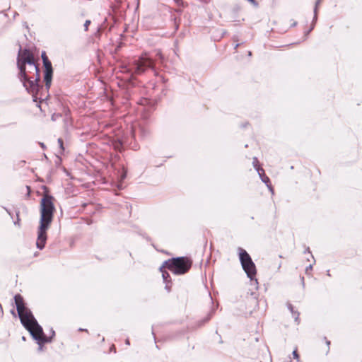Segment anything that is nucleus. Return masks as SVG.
Wrapping results in <instances>:
<instances>
[{
	"mask_svg": "<svg viewBox=\"0 0 362 362\" xmlns=\"http://www.w3.org/2000/svg\"><path fill=\"white\" fill-rule=\"evenodd\" d=\"M214 313V308H212L211 310L209 312V313L208 314L207 317H205L200 323V325H202L204 323H205L206 322L209 321L210 320V318L211 317V316L213 315Z\"/></svg>",
	"mask_w": 362,
	"mask_h": 362,
	"instance_id": "ddd939ff",
	"label": "nucleus"
},
{
	"mask_svg": "<svg viewBox=\"0 0 362 362\" xmlns=\"http://www.w3.org/2000/svg\"><path fill=\"white\" fill-rule=\"evenodd\" d=\"M53 197L45 195L40 203V221L37 230V238L36 247L39 250H42L46 244L47 236V230L52 221L54 206L52 202Z\"/></svg>",
	"mask_w": 362,
	"mask_h": 362,
	"instance_id": "f257e3e1",
	"label": "nucleus"
},
{
	"mask_svg": "<svg viewBox=\"0 0 362 362\" xmlns=\"http://www.w3.org/2000/svg\"><path fill=\"white\" fill-rule=\"evenodd\" d=\"M21 322L23 327L30 332L32 337L37 341L38 345L49 343L55 335V332L51 329L52 335L47 337L42 327L38 324L30 310L28 308L18 313Z\"/></svg>",
	"mask_w": 362,
	"mask_h": 362,
	"instance_id": "f03ea898",
	"label": "nucleus"
},
{
	"mask_svg": "<svg viewBox=\"0 0 362 362\" xmlns=\"http://www.w3.org/2000/svg\"><path fill=\"white\" fill-rule=\"evenodd\" d=\"M14 300L18 313L27 308L25 305L23 298L21 295H16L14 296Z\"/></svg>",
	"mask_w": 362,
	"mask_h": 362,
	"instance_id": "9d476101",
	"label": "nucleus"
},
{
	"mask_svg": "<svg viewBox=\"0 0 362 362\" xmlns=\"http://www.w3.org/2000/svg\"><path fill=\"white\" fill-rule=\"evenodd\" d=\"M43 344H41V346H40V345H39V350H42V345H43Z\"/></svg>",
	"mask_w": 362,
	"mask_h": 362,
	"instance_id": "58836bf2",
	"label": "nucleus"
},
{
	"mask_svg": "<svg viewBox=\"0 0 362 362\" xmlns=\"http://www.w3.org/2000/svg\"><path fill=\"white\" fill-rule=\"evenodd\" d=\"M304 252H305V253H307V252H308V253L310 254V257L314 259V257H313V255L311 254L310 250V248H309L308 247H307L305 248V250Z\"/></svg>",
	"mask_w": 362,
	"mask_h": 362,
	"instance_id": "4be33fe9",
	"label": "nucleus"
},
{
	"mask_svg": "<svg viewBox=\"0 0 362 362\" xmlns=\"http://www.w3.org/2000/svg\"><path fill=\"white\" fill-rule=\"evenodd\" d=\"M19 214H20V211H16V218H16V221H15L13 222V223H14V225H15V226H17L18 227H19V228H20V227H21V223H20V221H21V220H20V218H19Z\"/></svg>",
	"mask_w": 362,
	"mask_h": 362,
	"instance_id": "2eb2a0df",
	"label": "nucleus"
},
{
	"mask_svg": "<svg viewBox=\"0 0 362 362\" xmlns=\"http://www.w3.org/2000/svg\"><path fill=\"white\" fill-rule=\"evenodd\" d=\"M4 210L7 212V214L11 217L13 218V215H12V213L11 212V211L9 209H8L6 207H4Z\"/></svg>",
	"mask_w": 362,
	"mask_h": 362,
	"instance_id": "a878e982",
	"label": "nucleus"
},
{
	"mask_svg": "<svg viewBox=\"0 0 362 362\" xmlns=\"http://www.w3.org/2000/svg\"><path fill=\"white\" fill-rule=\"evenodd\" d=\"M292 354H293V358L295 359H296L297 361L299 360V355H298V354L297 352V349L293 350Z\"/></svg>",
	"mask_w": 362,
	"mask_h": 362,
	"instance_id": "aec40b11",
	"label": "nucleus"
},
{
	"mask_svg": "<svg viewBox=\"0 0 362 362\" xmlns=\"http://www.w3.org/2000/svg\"><path fill=\"white\" fill-rule=\"evenodd\" d=\"M125 344H126L127 345H129V344H130V342H129V339H126V341H125Z\"/></svg>",
	"mask_w": 362,
	"mask_h": 362,
	"instance_id": "72a5a7b5",
	"label": "nucleus"
},
{
	"mask_svg": "<svg viewBox=\"0 0 362 362\" xmlns=\"http://www.w3.org/2000/svg\"><path fill=\"white\" fill-rule=\"evenodd\" d=\"M258 163H259V161H258L257 158V157H254V158H253L252 164H253V166H254V168H255V169L256 170H257V169H258V168H262L261 167H259V166L258 165Z\"/></svg>",
	"mask_w": 362,
	"mask_h": 362,
	"instance_id": "dca6fc26",
	"label": "nucleus"
},
{
	"mask_svg": "<svg viewBox=\"0 0 362 362\" xmlns=\"http://www.w3.org/2000/svg\"><path fill=\"white\" fill-rule=\"evenodd\" d=\"M163 268L164 267H162V266L160 268V270L162 272V277L163 279V281L165 283L170 282L171 281L170 276V274H169V273L168 272H166L165 270L163 269Z\"/></svg>",
	"mask_w": 362,
	"mask_h": 362,
	"instance_id": "f8f14e48",
	"label": "nucleus"
},
{
	"mask_svg": "<svg viewBox=\"0 0 362 362\" xmlns=\"http://www.w3.org/2000/svg\"><path fill=\"white\" fill-rule=\"evenodd\" d=\"M252 54L251 52H248V55L250 56Z\"/></svg>",
	"mask_w": 362,
	"mask_h": 362,
	"instance_id": "c03bdc74",
	"label": "nucleus"
},
{
	"mask_svg": "<svg viewBox=\"0 0 362 362\" xmlns=\"http://www.w3.org/2000/svg\"><path fill=\"white\" fill-rule=\"evenodd\" d=\"M192 261L187 257H173L165 261L162 267L168 268L176 275H181L187 273L191 268Z\"/></svg>",
	"mask_w": 362,
	"mask_h": 362,
	"instance_id": "39448f33",
	"label": "nucleus"
},
{
	"mask_svg": "<svg viewBox=\"0 0 362 362\" xmlns=\"http://www.w3.org/2000/svg\"><path fill=\"white\" fill-rule=\"evenodd\" d=\"M112 144L113 148L117 151H122L123 149V141L119 139L113 140Z\"/></svg>",
	"mask_w": 362,
	"mask_h": 362,
	"instance_id": "9b49d317",
	"label": "nucleus"
},
{
	"mask_svg": "<svg viewBox=\"0 0 362 362\" xmlns=\"http://www.w3.org/2000/svg\"><path fill=\"white\" fill-rule=\"evenodd\" d=\"M33 60H35V58L30 49L25 48L22 50L21 47H20L17 58V66L19 69L18 78L19 80H25V65L33 64Z\"/></svg>",
	"mask_w": 362,
	"mask_h": 362,
	"instance_id": "0eeeda50",
	"label": "nucleus"
},
{
	"mask_svg": "<svg viewBox=\"0 0 362 362\" xmlns=\"http://www.w3.org/2000/svg\"><path fill=\"white\" fill-rule=\"evenodd\" d=\"M310 32H311V31H310V30H308V31H306V32L305 33V36H308V34H309Z\"/></svg>",
	"mask_w": 362,
	"mask_h": 362,
	"instance_id": "f704fd0d",
	"label": "nucleus"
},
{
	"mask_svg": "<svg viewBox=\"0 0 362 362\" xmlns=\"http://www.w3.org/2000/svg\"><path fill=\"white\" fill-rule=\"evenodd\" d=\"M57 141H58V144L59 145L61 151H63L64 150V142H63L62 139H61V138L58 139Z\"/></svg>",
	"mask_w": 362,
	"mask_h": 362,
	"instance_id": "f3484780",
	"label": "nucleus"
},
{
	"mask_svg": "<svg viewBox=\"0 0 362 362\" xmlns=\"http://www.w3.org/2000/svg\"><path fill=\"white\" fill-rule=\"evenodd\" d=\"M113 349H115V346L114 345L111 347V350H113Z\"/></svg>",
	"mask_w": 362,
	"mask_h": 362,
	"instance_id": "37998d69",
	"label": "nucleus"
},
{
	"mask_svg": "<svg viewBox=\"0 0 362 362\" xmlns=\"http://www.w3.org/2000/svg\"><path fill=\"white\" fill-rule=\"evenodd\" d=\"M40 146L42 148H45V145L44 143H40Z\"/></svg>",
	"mask_w": 362,
	"mask_h": 362,
	"instance_id": "473e14b6",
	"label": "nucleus"
},
{
	"mask_svg": "<svg viewBox=\"0 0 362 362\" xmlns=\"http://www.w3.org/2000/svg\"><path fill=\"white\" fill-rule=\"evenodd\" d=\"M292 315H293V317L294 318L295 322L297 324H299V322H300V321H299V315H300L299 312L295 310L294 312L292 313Z\"/></svg>",
	"mask_w": 362,
	"mask_h": 362,
	"instance_id": "4468645a",
	"label": "nucleus"
},
{
	"mask_svg": "<svg viewBox=\"0 0 362 362\" xmlns=\"http://www.w3.org/2000/svg\"><path fill=\"white\" fill-rule=\"evenodd\" d=\"M326 344H327V345L329 346V344H330V341H328V340H326Z\"/></svg>",
	"mask_w": 362,
	"mask_h": 362,
	"instance_id": "c9c22d12",
	"label": "nucleus"
},
{
	"mask_svg": "<svg viewBox=\"0 0 362 362\" xmlns=\"http://www.w3.org/2000/svg\"><path fill=\"white\" fill-rule=\"evenodd\" d=\"M287 308L291 311V313L295 311L293 309V306L291 303L287 304Z\"/></svg>",
	"mask_w": 362,
	"mask_h": 362,
	"instance_id": "412c9836",
	"label": "nucleus"
},
{
	"mask_svg": "<svg viewBox=\"0 0 362 362\" xmlns=\"http://www.w3.org/2000/svg\"><path fill=\"white\" fill-rule=\"evenodd\" d=\"M22 339H23V341H25V337H22Z\"/></svg>",
	"mask_w": 362,
	"mask_h": 362,
	"instance_id": "a18cd8bd",
	"label": "nucleus"
},
{
	"mask_svg": "<svg viewBox=\"0 0 362 362\" xmlns=\"http://www.w3.org/2000/svg\"><path fill=\"white\" fill-rule=\"evenodd\" d=\"M152 334L153 335L154 340H156V336H155V334L153 332V330L152 331Z\"/></svg>",
	"mask_w": 362,
	"mask_h": 362,
	"instance_id": "ea45409f",
	"label": "nucleus"
},
{
	"mask_svg": "<svg viewBox=\"0 0 362 362\" xmlns=\"http://www.w3.org/2000/svg\"><path fill=\"white\" fill-rule=\"evenodd\" d=\"M42 59L43 62L44 70V81L45 83V89L47 91L49 89L52 83L53 76V68L51 62L46 55L45 52L42 53Z\"/></svg>",
	"mask_w": 362,
	"mask_h": 362,
	"instance_id": "6e6552de",
	"label": "nucleus"
},
{
	"mask_svg": "<svg viewBox=\"0 0 362 362\" xmlns=\"http://www.w3.org/2000/svg\"><path fill=\"white\" fill-rule=\"evenodd\" d=\"M298 361V362H301V361H300V360H298V361Z\"/></svg>",
	"mask_w": 362,
	"mask_h": 362,
	"instance_id": "49530a36",
	"label": "nucleus"
},
{
	"mask_svg": "<svg viewBox=\"0 0 362 362\" xmlns=\"http://www.w3.org/2000/svg\"><path fill=\"white\" fill-rule=\"evenodd\" d=\"M327 276H331V275H330V273H329V270H327Z\"/></svg>",
	"mask_w": 362,
	"mask_h": 362,
	"instance_id": "4c0bfd02",
	"label": "nucleus"
},
{
	"mask_svg": "<svg viewBox=\"0 0 362 362\" xmlns=\"http://www.w3.org/2000/svg\"><path fill=\"white\" fill-rule=\"evenodd\" d=\"M91 21L90 20H86L84 23V30L87 31L88 29V26L90 24Z\"/></svg>",
	"mask_w": 362,
	"mask_h": 362,
	"instance_id": "6ab92c4d",
	"label": "nucleus"
},
{
	"mask_svg": "<svg viewBox=\"0 0 362 362\" xmlns=\"http://www.w3.org/2000/svg\"><path fill=\"white\" fill-rule=\"evenodd\" d=\"M257 172L261 179V180L266 184L267 187L269 188V191L272 193H274V189L270 185V180L269 178L265 175L264 170L263 168H258L257 169Z\"/></svg>",
	"mask_w": 362,
	"mask_h": 362,
	"instance_id": "1a4fd4ad",
	"label": "nucleus"
},
{
	"mask_svg": "<svg viewBox=\"0 0 362 362\" xmlns=\"http://www.w3.org/2000/svg\"><path fill=\"white\" fill-rule=\"evenodd\" d=\"M25 80H20L26 91L32 94L34 101H36L37 95L40 90L43 89V86L40 84V69L35 64V60L33 64L25 65Z\"/></svg>",
	"mask_w": 362,
	"mask_h": 362,
	"instance_id": "7ed1b4c3",
	"label": "nucleus"
},
{
	"mask_svg": "<svg viewBox=\"0 0 362 362\" xmlns=\"http://www.w3.org/2000/svg\"><path fill=\"white\" fill-rule=\"evenodd\" d=\"M156 55L159 57V59H160V60H163V56L162 53H161L160 51H158V52H157Z\"/></svg>",
	"mask_w": 362,
	"mask_h": 362,
	"instance_id": "393cba45",
	"label": "nucleus"
},
{
	"mask_svg": "<svg viewBox=\"0 0 362 362\" xmlns=\"http://www.w3.org/2000/svg\"><path fill=\"white\" fill-rule=\"evenodd\" d=\"M175 2L178 5V6H180L182 2V0H174Z\"/></svg>",
	"mask_w": 362,
	"mask_h": 362,
	"instance_id": "cd10ccee",
	"label": "nucleus"
},
{
	"mask_svg": "<svg viewBox=\"0 0 362 362\" xmlns=\"http://www.w3.org/2000/svg\"><path fill=\"white\" fill-rule=\"evenodd\" d=\"M26 187H27V189H28V196H30V187H28V186H27Z\"/></svg>",
	"mask_w": 362,
	"mask_h": 362,
	"instance_id": "2f4dec72",
	"label": "nucleus"
},
{
	"mask_svg": "<svg viewBox=\"0 0 362 362\" xmlns=\"http://www.w3.org/2000/svg\"><path fill=\"white\" fill-rule=\"evenodd\" d=\"M239 45H240V44H238H238H236V45H235V47H234V48H235V49H237V48L239 47Z\"/></svg>",
	"mask_w": 362,
	"mask_h": 362,
	"instance_id": "e433bc0d",
	"label": "nucleus"
},
{
	"mask_svg": "<svg viewBox=\"0 0 362 362\" xmlns=\"http://www.w3.org/2000/svg\"><path fill=\"white\" fill-rule=\"evenodd\" d=\"M315 23H312L311 27H310V29H309L310 31H312L313 30V28L315 27Z\"/></svg>",
	"mask_w": 362,
	"mask_h": 362,
	"instance_id": "c756f323",
	"label": "nucleus"
},
{
	"mask_svg": "<svg viewBox=\"0 0 362 362\" xmlns=\"http://www.w3.org/2000/svg\"><path fill=\"white\" fill-rule=\"evenodd\" d=\"M126 177H127V172L125 171V172H124V173H123V174L122 175L121 178H122V180H124V179H125V178H126Z\"/></svg>",
	"mask_w": 362,
	"mask_h": 362,
	"instance_id": "c85d7f7f",
	"label": "nucleus"
},
{
	"mask_svg": "<svg viewBox=\"0 0 362 362\" xmlns=\"http://www.w3.org/2000/svg\"><path fill=\"white\" fill-rule=\"evenodd\" d=\"M123 69L124 72L129 73L132 76L140 75L147 69L154 70V61L145 53L140 56L138 59L129 63L128 66H124Z\"/></svg>",
	"mask_w": 362,
	"mask_h": 362,
	"instance_id": "20e7f679",
	"label": "nucleus"
},
{
	"mask_svg": "<svg viewBox=\"0 0 362 362\" xmlns=\"http://www.w3.org/2000/svg\"><path fill=\"white\" fill-rule=\"evenodd\" d=\"M297 25V23L296 22H294L292 25V26H296Z\"/></svg>",
	"mask_w": 362,
	"mask_h": 362,
	"instance_id": "a19ab883",
	"label": "nucleus"
},
{
	"mask_svg": "<svg viewBox=\"0 0 362 362\" xmlns=\"http://www.w3.org/2000/svg\"><path fill=\"white\" fill-rule=\"evenodd\" d=\"M321 1L322 0H317L316 2H315V8H318V6L320 5V4L321 3Z\"/></svg>",
	"mask_w": 362,
	"mask_h": 362,
	"instance_id": "bb28decb",
	"label": "nucleus"
},
{
	"mask_svg": "<svg viewBox=\"0 0 362 362\" xmlns=\"http://www.w3.org/2000/svg\"><path fill=\"white\" fill-rule=\"evenodd\" d=\"M79 330H80V331H87V329H81H81H79Z\"/></svg>",
	"mask_w": 362,
	"mask_h": 362,
	"instance_id": "79ce46f5",
	"label": "nucleus"
},
{
	"mask_svg": "<svg viewBox=\"0 0 362 362\" xmlns=\"http://www.w3.org/2000/svg\"><path fill=\"white\" fill-rule=\"evenodd\" d=\"M313 269V264H310L309 266H308L305 269V272L308 274L310 270H312Z\"/></svg>",
	"mask_w": 362,
	"mask_h": 362,
	"instance_id": "b1692460",
	"label": "nucleus"
},
{
	"mask_svg": "<svg viewBox=\"0 0 362 362\" xmlns=\"http://www.w3.org/2000/svg\"><path fill=\"white\" fill-rule=\"evenodd\" d=\"M170 282L165 283V288L167 290L168 292L170 291V286L169 285Z\"/></svg>",
	"mask_w": 362,
	"mask_h": 362,
	"instance_id": "5701e85b",
	"label": "nucleus"
},
{
	"mask_svg": "<svg viewBox=\"0 0 362 362\" xmlns=\"http://www.w3.org/2000/svg\"><path fill=\"white\" fill-rule=\"evenodd\" d=\"M238 251L240 262L247 276L251 281H255V284H257V280L255 278L257 274L256 267L251 257L246 250L241 247H238Z\"/></svg>",
	"mask_w": 362,
	"mask_h": 362,
	"instance_id": "423d86ee",
	"label": "nucleus"
},
{
	"mask_svg": "<svg viewBox=\"0 0 362 362\" xmlns=\"http://www.w3.org/2000/svg\"><path fill=\"white\" fill-rule=\"evenodd\" d=\"M315 23H312L311 27H310V29H309L310 31H312L313 30V28L315 27Z\"/></svg>",
	"mask_w": 362,
	"mask_h": 362,
	"instance_id": "7c9ffc66",
	"label": "nucleus"
},
{
	"mask_svg": "<svg viewBox=\"0 0 362 362\" xmlns=\"http://www.w3.org/2000/svg\"><path fill=\"white\" fill-rule=\"evenodd\" d=\"M317 19V8H314V17L313 20V23H315Z\"/></svg>",
	"mask_w": 362,
	"mask_h": 362,
	"instance_id": "a211bd4d",
	"label": "nucleus"
}]
</instances>
